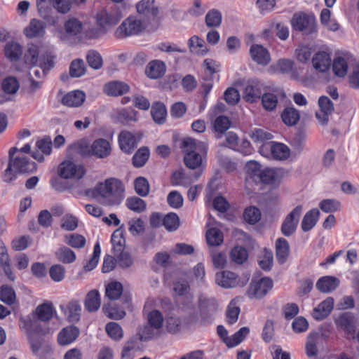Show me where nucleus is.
<instances>
[{"mask_svg": "<svg viewBox=\"0 0 359 359\" xmlns=\"http://www.w3.org/2000/svg\"><path fill=\"white\" fill-rule=\"evenodd\" d=\"M66 309L65 313L69 322L77 323L79 321L82 309L78 300H72L69 302Z\"/></svg>", "mask_w": 359, "mask_h": 359, "instance_id": "2f4dec72", "label": "nucleus"}, {"mask_svg": "<svg viewBox=\"0 0 359 359\" xmlns=\"http://www.w3.org/2000/svg\"><path fill=\"white\" fill-rule=\"evenodd\" d=\"M144 29V25L140 20L135 17H128L116 30L118 38H125L132 35L138 34Z\"/></svg>", "mask_w": 359, "mask_h": 359, "instance_id": "423d86ee", "label": "nucleus"}, {"mask_svg": "<svg viewBox=\"0 0 359 359\" xmlns=\"http://www.w3.org/2000/svg\"><path fill=\"white\" fill-rule=\"evenodd\" d=\"M268 150L270 151L273 158L276 160H285L290 156V149L282 143L271 142L264 144L260 149L262 154Z\"/></svg>", "mask_w": 359, "mask_h": 359, "instance_id": "4468645a", "label": "nucleus"}, {"mask_svg": "<svg viewBox=\"0 0 359 359\" xmlns=\"http://www.w3.org/2000/svg\"><path fill=\"white\" fill-rule=\"evenodd\" d=\"M137 342L135 339H131L123 345L121 359H133L136 351Z\"/></svg>", "mask_w": 359, "mask_h": 359, "instance_id": "680f3d73", "label": "nucleus"}, {"mask_svg": "<svg viewBox=\"0 0 359 359\" xmlns=\"http://www.w3.org/2000/svg\"><path fill=\"white\" fill-rule=\"evenodd\" d=\"M250 278L249 273H245L241 276H238L230 271H223L216 273L215 283L224 288L244 287L248 283Z\"/></svg>", "mask_w": 359, "mask_h": 359, "instance_id": "39448f33", "label": "nucleus"}, {"mask_svg": "<svg viewBox=\"0 0 359 359\" xmlns=\"http://www.w3.org/2000/svg\"><path fill=\"white\" fill-rule=\"evenodd\" d=\"M313 68L321 73L327 72L331 65V57L325 51L316 53L312 58Z\"/></svg>", "mask_w": 359, "mask_h": 359, "instance_id": "f3484780", "label": "nucleus"}, {"mask_svg": "<svg viewBox=\"0 0 359 359\" xmlns=\"http://www.w3.org/2000/svg\"><path fill=\"white\" fill-rule=\"evenodd\" d=\"M101 304L100 295L97 290L90 291L85 298L84 305L89 312L97 311Z\"/></svg>", "mask_w": 359, "mask_h": 359, "instance_id": "c756f323", "label": "nucleus"}, {"mask_svg": "<svg viewBox=\"0 0 359 359\" xmlns=\"http://www.w3.org/2000/svg\"><path fill=\"white\" fill-rule=\"evenodd\" d=\"M222 13L217 9L209 11L205 18V24L208 27H219L222 23Z\"/></svg>", "mask_w": 359, "mask_h": 359, "instance_id": "c03bdc74", "label": "nucleus"}, {"mask_svg": "<svg viewBox=\"0 0 359 359\" xmlns=\"http://www.w3.org/2000/svg\"><path fill=\"white\" fill-rule=\"evenodd\" d=\"M320 340L321 336L319 334L313 333L309 334L306 344V351L308 356H316L317 355V346Z\"/></svg>", "mask_w": 359, "mask_h": 359, "instance_id": "79ce46f5", "label": "nucleus"}, {"mask_svg": "<svg viewBox=\"0 0 359 359\" xmlns=\"http://www.w3.org/2000/svg\"><path fill=\"white\" fill-rule=\"evenodd\" d=\"M86 60L88 65L94 69H100L103 65L101 55L96 50H89L86 55Z\"/></svg>", "mask_w": 359, "mask_h": 359, "instance_id": "6e6d98bb", "label": "nucleus"}, {"mask_svg": "<svg viewBox=\"0 0 359 359\" xmlns=\"http://www.w3.org/2000/svg\"><path fill=\"white\" fill-rule=\"evenodd\" d=\"M151 114L154 121L158 124L165 122L167 115L165 106L161 102H156L151 109Z\"/></svg>", "mask_w": 359, "mask_h": 359, "instance_id": "e433bc0d", "label": "nucleus"}, {"mask_svg": "<svg viewBox=\"0 0 359 359\" xmlns=\"http://www.w3.org/2000/svg\"><path fill=\"white\" fill-rule=\"evenodd\" d=\"M243 217L247 222L255 224L260 219L261 212L256 207H249L245 210Z\"/></svg>", "mask_w": 359, "mask_h": 359, "instance_id": "774afa93", "label": "nucleus"}, {"mask_svg": "<svg viewBox=\"0 0 359 359\" xmlns=\"http://www.w3.org/2000/svg\"><path fill=\"white\" fill-rule=\"evenodd\" d=\"M86 95L81 90H74L66 94L62 100V103L69 107H78L85 101Z\"/></svg>", "mask_w": 359, "mask_h": 359, "instance_id": "4be33fe9", "label": "nucleus"}, {"mask_svg": "<svg viewBox=\"0 0 359 359\" xmlns=\"http://www.w3.org/2000/svg\"><path fill=\"white\" fill-rule=\"evenodd\" d=\"M105 330L109 337L115 341L123 338V332L121 327L116 323L111 322L106 325Z\"/></svg>", "mask_w": 359, "mask_h": 359, "instance_id": "13d9d810", "label": "nucleus"}, {"mask_svg": "<svg viewBox=\"0 0 359 359\" xmlns=\"http://www.w3.org/2000/svg\"><path fill=\"white\" fill-rule=\"evenodd\" d=\"M126 205L128 209L137 213L144 212L147 206L144 201L137 196L128 198L126 201Z\"/></svg>", "mask_w": 359, "mask_h": 359, "instance_id": "a18cd8bd", "label": "nucleus"}, {"mask_svg": "<svg viewBox=\"0 0 359 359\" xmlns=\"http://www.w3.org/2000/svg\"><path fill=\"white\" fill-rule=\"evenodd\" d=\"M340 283L339 278L325 276L320 278L316 283V288L323 293H330L335 290Z\"/></svg>", "mask_w": 359, "mask_h": 359, "instance_id": "6ab92c4d", "label": "nucleus"}, {"mask_svg": "<svg viewBox=\"0 0 359 359\" xmlns=\"http://www.w3.org/2000/svg\"><path fill=\"white\" fill-rule=\"evenodd\" d=\"M135 189L136 193L141 196H146L149 192V184L146 178L139 177L135 180Z\"/></svg>", "mask_w": 359, "mask_h": 359, "instance_id": "69168bd1", "label": "nucleus"}, {"mask_svg": "<svg viewBox=\"0 0 359 359\" xmlns=\"http://www.w3.org/2000/svg\"><path fill=\"white\" fill-rule=\"evenodd\" d=\"M163 224L168 231H174L180 226V218L177 214L170 212L163 217Z\"/></svg>", "mask_w": 359, "mask_h": 359, "instance_id": "bf43d9fd", "label": "nucleus"}, {"mask_svg": "<svg viewBox=\"0 0 359 359\" xmlns=\"http://www.w3.org/2000/svg\"><path fill=\"white\" fill-rule=\"evenodd\" d=\"M302 210V205H299L285 217L280 228L283 235L289 237L296 231Z\"/></svg>", "mask_w": 359, "mask_h": 359, "instance_id": "0eeeda50", "label": "nucleus"}, {"mask_svg": "<svg viewBox=\"0 0 359 359\" xmlns=\"http://www.w3.org/2000/svg\"><path fill=\"white\" fill-rule=\"evenodd\" d=\"M189 46L190 50L196 54L203 55L208 51L205 41L198 36H193L189 39Z\"/></svg>", "mask_w": 359, "mask_h": 359, "instance_id": "a19ab883", "label": "nucleus"}, {"mask_svg": "<svg viewBox=\"0 0 359 359\" xmlns=\"http://www.w3.org/2000/svg\"><path fill=\"white\" fill-rule=\"evenodd\" d=\"M64 29L69 36L76 37L81 34L83 24L79 19L70 17L65 22Z\"/></svg>", "mask_w": 359, "mask_h": 359, "instance_id": "5701e85b", "label": "nucleus"}, {"mask_svg": "<svg viewBox=\"0 0 359 359\" xmlns=\"http://www.w3.org/2000/svg\"><path fill=\"white\" fill-rule=\"evenodd\" d=\"M264 86L258 80L252 79L248 81L243 89V99L250 103L258 101L262 94Z\"/></svg>", "mask_w": 359, "mask_h": 359, "instance_id": "ddd939ff", "label": "nucleus"}, {"mask_svg": "<svg viewBox=\"0 0 359 359\" xmlns=\"http://www.w3.org/2000/svg\"><path fill=\"white\" fill-rule=\"evenodd\" d=\"M79 330L75 326L64 328L58 334L57 341L61 345H67L73 342L78 337Z\"/></svg>", "mask_w": 359, "mask_h": 359, "instance_id": "bb28decb", "label": "nucleus"}, {"mask_svg": "<svg viewBox=\"0 0 359 359\" xmlns=\"http://www.w3.org/2000/svg\"><path fill=\"white\" fill-rule=\"evenodd\" d=\"M206 240L208 245L217 246L223 242V234L220 230L216 228H212L206 233Z\"/></svg>", "mask_w": 359, "mask_h": 359, "instance_id": "5fc2aeb1", "label": "nucleus"}, {"mask_svg": "<svg viewBox=\"0 0 359 359\" xmlns=\"http://www.w3.org/2000/svg\"><path fill=\"white\" fill-rule=\"evenodd\" d=\"M181 148L184 153L185 165L191 170H196L192 177L197 180L202 174L207 154V145L205 142L191 137L184 138L181 143Z\"/></svg>", "mask_w": 359, "mask_h": 359, "instance_id": "f257e3e1", "label": "nucleus"}, {"mask_svg": "<svg viewBox=\"0 0 359 359\" xmlns=\"http://www.w3.org/2000/svg\"><path fill=\"white\" fill-rule=\"evenodd\" d=\"M122 17V14L117 10L102 9L96 15V22L100 27L106 30L116 25Z\"/></svg>", "mask_w": 359, "mask_h": 359, "instance_id": "1a4fd4ad", "label": "nucleus"}, {"mask_svg": "<svg viewBox=\"0 0 359 359\" xmlns=\"http://www.w3.org/2000/svg\"><path fill=\"white\" fill-rule=\"evenodd\" d=\"M278 177V171L273 168H265L262 170L260 182L264 184H273L276 182Z\"/></svg>", "mask_w": 359, "mask_h": 359, "instance_id": "e2e57ef3", "label": "nucleus"}, {"mask_svg": "<svg viewBox=\"0 0 359 359\" xmlns=\"http://www.w3.org/2000/svg\"><path fill=\"white\" fill-rule=\"evenodd\" d=\"M283 121L287 126H294L299 120L300 116L298 110L294 107H287L281 114Z\"/></svg>", "mask_w": 359, "mask_h": 359, "instance_id": "58836bf2", "label": "nucleus"}, {"mask_svg": "<svg viewBox=\"0 0 359 359\" xmlns=\"http://www.w3.org/2000/svg\"><path fill=\"white\" fill-rule=\"evenodd\" d=\"M71 148L81 156H91V145L83 139L72 144Z\"/></svg>", "mask_w": 359, "mask_h": 359, "instance_id": "0e129e2a", "label": "nucleus"}, {"mask_svg": "<svg viewBox=\"0 0 359 359\" xmlns=\"http://www.w3.org/2000/svg\"><path fill=\"white\" fill-rule=\"evenodd\" d=\"M4 52L7 58L11 61H16L22 55V48L18 43L11 41L6 44Z\"/></svg>", "mask_w": 359, "mask_h": 359, "instance_id": "4c0bfd02", "label": "nucleus"}, {"mask_svg": "<svg viewBox=\"0 0 359 359\" xmlns=\"http://www.w3.org/2000/svg\"><path fill=\"white\" fill-rule=\"evenodd\" d=\"M148 325L139 331L140 340L142 341L154 339L159 334V330L162 327L164 318L158 310H153L147 316Z\"/></svg>", "mask_w": 359, "mask_h": 359, "instance_id": "20e7f679", "label": "nucleus"}, {"mask_svg": "<svg viewBox=\"0 0 359 359\" xmlns=\"http://www.w3.org/2000/svg\"><path fill=\"white\" fill-rule=\"evenodd\" d=\"M15 292L11 287L2 285L0 287V299L3 302L11 305L15 302Z\"/></svg>", "mask_w": 359, "mask_h": 359, "instance_id": "4d7b16f0", "label": "nucleus"}, {"mask_svg": "<svg viewBox=\"0 0 359 359\" xmlns=\"http://www.w3.org/2000/svg\"><path fill=\"white\" fill-rule=\"evenodd\" d=\"M36 313L39 320L48 321L53 317V306L51 303H43L37 306Z\"/></svg>", "mask_w": 359, "mask_h": 359, "instance_id": "49530a36", "label": "nucleus"}, {"mask_svg": "<svg viewBox=\"0 0 359 359\" xmlns=\"http://www.w3.org/2000/svg\"><path fill=\"white\" fill-rule=\"evenodd\" d=\"M294 62L292 60L282 58L273 63L269 69L273 73L286 74L292 71Z\"/></svg>", "mask_w": 359, "mask_h": 359, "instance_id": "72a5a7b5", "label": "nucleus"}, {"mask_svg": "<svg viewBox=\"0 0 359 359\" xmlns=\"http://www.w3.org/2000/svg\"><path fill=\"white\" fill-rule=\"evenodd\" d=\"M332 70L334 74L339 77H344L348 70L347 61L341 57L334 58L332 63Z\"/></svg>", "mask_w": 359, "mask_h": 359, "instance_id": "3c124183", "label": "nucleus"}, {"mask_svg": "<svg viewBox=\"0 0 359 359\" xmlns=\"http://www.w3.org/2000/svg\"><path fill=\"white\" fill-rule=\"evenodd\" d=\"M8 154L7 166L2 174L4 182L13 184L20 175L30 174L36 170V163L28 156H22L18 147L10 148Z\"/></svg>", "mask_w": 359, "mask_h": 359, "instance_id": "f03ea898", "label": "nucleus"}, {"mask_svg": "<svg viewBox=\"0 0 359 359\" xmlns=\"http://www.w3.org/2000/svg\"><path fill=\"white\" fill-rule=\"evenodd\" d=\"M294 29L302 32L305 34L316 32V22L313 17L305 14L294 15L292 20Z\"/></svg>", "mask_w": 359, "mask_h": 359, "instance_id": "9d476101", "label": "nucleus"}, {"mask_svg": "<svg viewBox=\"0 0 359 359\" xmlns=\"http://www.w3.org/2000/svg\"><path fill=\"white\" fill-rule=\"evenodd\" d=\"M273 285V280L268 277L253 280L248 289L247 295L250 299H261L271 290Z\"/></svg>", "mask_w": 359, "mask_h": 359, "instance_id": "6e6552de", "label": "nucleus"}, {"mask_svg": "<svg viewBox=\"0 0 359 359\" xmlns=\"http://www.w3.org/2000/svg\"><path fill=\"white\" fill-rule=\"evenodd\" d=\"M165 72V64L160 60L150 62L146 68L145 73L148 77L156 79L162 77Z\"/></svg>", "mask_w": 359, "mask_h": 359, "instance_id": "cd10ccee", "label": "nucleus"}, {"mask_svg": "<svg viewBox=\"0 0 359 359\" xmlns=\"http://www.w3.org/2000/svg\"><path fill=\"white\" fill-rule=\"evenodd\" d=\"M251 59L257 65L266 66L271 62L269 50L259 44H252L249 50Z\"/></svg>", "mask_w": 359, "mask_h": 359, "instance_id": "2eb2a0df", "label": "nucleus"}, {"mask_svg": "<svg viewBox=\"0 0 359 359\" xmlns=\"http://www.w3.org/2000/svg\"><path fill=\"white\" fill-rule=\"evenodd\" d=\"M104 93L110 96H118L129 91V86L121 81H114L104 85Z\"/></svg>", "mask_w": 359, "mask_h": 359, "instance_id": "a878e982", "label": "nucleus"}, {"mask_svg": "<svg viewBox=\"0 0 359 359\" xmlns=\"http://www.w3.org/2000/svg\"><path fill=\"white\" fill-rule=\"evenodd\" d=\"M248 255L247 250L242 247H235L231 252V260L238 264H241L245 262L248 259Z\"/></svg>", "mask_w": 359, "mask_h": 359, "instance_id": "052dcab7", "label": "nucleus"}, {"mask_svg": "<svg viewBox=\"0 0 359 359\" xmlns=\"http://www.w3.org/2000/svg\"><path fill=\"white\" fill-rule=\"evenodd\" d=\"M149 150L147 147H143L139 149L133 157V164L136 168L142 167L149 157Z\"/></svg>", "mask_w": 359, "mask_h": 359, "instance_id": "09e8293b", "label": "nucleus"}, {"mask_svg": "<svg viewBox=\"0 0 359 359\" xmlns=\"http://www.w3.org/2000/svg\"><path fill=\"white\" fill-rule=\"evenodd\" d=\"M19 83L13 76L6 78L2 83V88L5 93L8 94H14L19 89Z\"/></svg>", "mask_w": 359, "mask_h": 359, "instance_id": "338daca9", "label": "nucleus"}, {"mask_svg": "<svg viewBox=\"0 0 359 359\" xmlns=\"http://www.w3.org/2000/svg\"><path fill=\"white\" fill-rule=\"evenodd\" d=\"M139 13L148 17H155L158 13V8L154 5V0H142L136 6Z\"/></svg>", "mask_w": 359, "mask_h": 359, "instance_id": "473e14b6", "label": "nucleus"}, {"mask_svg": "<svg viewBox=\"0 0 359 359\" xmlns=\"http://www.w3.org/2000/svg\"><path fill=\"white\" fill-rule=\"evenodd\" d=\"M217 303L214 299H201L199 308L203 320L209 321L210 319H212L217 311Z\"/></svg>", "mask_w": 359, "mask_h": 359, "instance_id": "dca6fc26", "label": "nucleus"}, {"mask_svg": "<svg viewBox=\"0 0 359 359\" xmlns=\"http://www.w3.org/2000/svg\"><path fill=\"white\" fill-rule=\"evenodd\" d=\"M95 197L104 205L114 206L119 205L124 197V186L116 178L107 179L99 183L94 189Z\"/></svg>", "mask_w": 359, "mask_h": 359, "instance_id": "7ed1b4c3", "label": "nucleus"}, {"mask_svg": "<svg viewBox=\"0 0 359 359\" xmlns=\"http://www.w3.org/2000/svg\"><path fill=\"white\" fill-rule=\"evenodd\" d=\"M42 53V50L38 46L33 43L28 44L24 54L25 62L31 65H37Z\"/></svg>", "mask_w": 359, "mask_h": 359, "instance_id": "393cba45", "label": "nucleus"}, {"mask_svg": "<svg viewBox=\"0 0 359 359\" xmlns=\"http://www.w3.org/2000/svg\"><path fill=\"white\" fill-rule=\"evenodd\" d=\"M245 170L247 179L252 180L256 183H259L262 170L261 169V165L258 162L255 161L248 162L245 165Z\"/></svg>", "mask_w": 359, "mask_h": 359, "instance_id": "f704fd0d", "label": "nucleus"}, {"mask_svg": "<svg viewBox=\"0 0 359 359\" xmlns=\"http://www.w3.org/2000/svg\"><path fill=\"white\" fill-rule=\"evenodd\" d=\"M118 143L121 149L126 154H130L137 145L135 136L128 131H123L120 133Z\"/></svg>", "mask_w": 359, "mask_h": 359, "instance_id": "b1692460", "label": "nucleus"}, {"mask_svg": "<svg viewBox=\"0 0 359 359\" xmlns=\"http://www.w3.org/2000/svg\"><path fill=\"white\" fill-rule=\"evenodd\" d=\"M86 65L83 60H74L69 66V74L72 77H81L86 73Z\"/></svg>", "mask_w": 359, "mask_h": 359, "instance_id": "8fccbe9b", "label": "nucleus"}, {"mask_svg": "<svg viewBox=\"0 0 359 359\" xmlns=\"http://www.w3.org/2000/svg\"><path fill=\"white\" fill-rule=\"evenodd\" d=\"M250 330L248 327H241L238 332L231 337V339H226V345L229 348L237 346L248 334Z\"/></svg>", "mask_w": 359, "mask_h": 359, "instance_id": "603ef678", "label": "nucleus"}, {"mask_svg": "<svg viewBox=\"0 0 359 359\" xmlns=\"http://www.w3.org/2000/svg\"><path fill=\"white\" fill-rule=\"evenodd\" d=\"M111 150L109 142L103 138L95 140L91 144V156L99 158H104L109 156Z\"/></svg>", "mask_w": 359, "mask_h": 359, "instance_id": "a211bd4d", "label": "nucleus"}, {"mask_svg": "<svg viewBox=\"0 0 359 359\" xmlns=\"http://www.w3.org/2000/svg\"><path fill=\"white\" fill-rule=\"evenodd\" d=\"M29 340L32 353L41 359H53L52 349L40 337L36 335H29Z\"/></svg>", "mask_w": 359, "mask_h": 359, "instance_id": "f8f14e48", "label": "nucleus"}, {"mask_svg": "<svg viewBox=\"0 0 359 359\" xmlns=\"http://www.w3.org/2000/svg\"><path fill=\"white\" fill-rule=\"evenodd\" d=\"M58 172L64 179H81L85 174V170L82 165L67 161L60 165Z\"/></svg>", "mask_w": 359, "mask_h": 359, "instance_id": "9b49d317", "label": "nucleus"}, {"mask_svg": "<svg viewBox=\"0 0 359 359\" xmlns=\"http://www.w3.org/2000/svg\"><path fill=\"white\" fill-rule=\"evenodd\" d=\"M334 305V299L328 297L313 309L312 316L317 320H321L327 317L331 313Z\"/></svg>", "mask_w": 359, "mask_h": 359, "instance_id": "aec40b11", "label": "nucleus"}, {"mask_svg": "<svg viewBox=\"0 0 359 359\" xmlns=\"http://www.w3.org/2000/svg\"><path fill=\"white\" fill-rule=\"evenodd\" d=\"M123 290V285L120 282L111 281L106 286L105 295L110 300H116L121 297Z\"/></svg>", "mask_w": 359, "mask_h": 359, "instance_id": "c9c22d12", "label": "nucleus"}, {"mask_svg": "<svg viewBox=\"0 0 359 359\" xmlns=\"http://www.w3.org/2000/svg\"><path fill=\"white\" fill-rule=\"evenodd\" d=\"M250 137L255 143H263L264 142L270 140L273 138L271 133L262 128L253 129L251 131Z\"/></svg>", "mask_w": 359, "mask_h": 359, "instance_id": "864d4df0", "label": "nucleus"}, {"mask_svg": "<svg viewBox=\"0 0 359 359\" xmlns=\"http://www.w3.org/2000/svg\"><path fill=\"white\" fill-rule=\"evenodd\" d=\"M23 32L29 39L41 37L45 34L44 22L38 19H32Z\"/></svg>", "mask_w": 359, "mask_h": 359, "instance_id": "412c9836", "label": "nucleus"}, {"mask_svg": "<svg viewBox=\"0 0 359 359\" xmlns=\"http://www.w3.org/2000/svg\"><path fill=\"white\" fill-rule=\"evenodd\" d=\"M353 321V316L351 313H344L338 317L336 323L345 331L351 334L354 332Z\"/></svg>", "mask_w": 359, "mask_h": 359, "instance_id": "37998d69", "label": "nucleus"}, {"mask_svg": "<svg viewBox=\"0 0 359 359\" xmlns=\"http://www.w3.org/2000/svg\"><path fill=\"white\" fill-rule=\"evenodd\" d=\"M290 246L288 242L283 238H280L276 243V256L278 262L283 264L289 255Z\"/></svg>", "mask_w": 359, "mask_h": 359, "instance_id": "7c9ffc66", "label": "nucleus"}, {"mask_svg": "<svg viewBox=\"0 0 359 359\" xmlns=\"http://www.w3.org/2000/svg\"><path fill=\"white\" fill-rule=\"evenodd\" d=\"M111 242L113 246L114 254L124 250L126 241L123 232L116 229L111 235Z\"/></svg>", "mask_w": 359, "mask_h": 359, "instance_id": "de8ad7c7", "label": "nucleus"}, {"mask_svg": "<svg viewBox=\"0 0 359 359\" xmlns=\"http://www.w3.org/2000/svg\"><path fill=\"white\" fill-rule=\"evenodd\" d=\"M55 257L58 261L64 264H70L75 261V253L67 247H61L55 252Z\"/></svg>", "mask_w": 359, "mask_h": 359, "instance_id": "ea45409f", "label": "nucleus"}, {"mask_svg": "<svg viewBox=\"0 0 359 359\" xmlns=\"http://www.w3.org/2000/svg\"><path fill=\"white\" fill-rule=\"evenodd\" d=\"M320 215V212L318 209L313 208L308 211L303 217L301 228L304 232H307L311 230L316 224Z\"/></svg>", "mask_w": 359, "mask_h": 359, "instance_id": "c85d7f7f", "label": "nucleus"}]
</instances>
